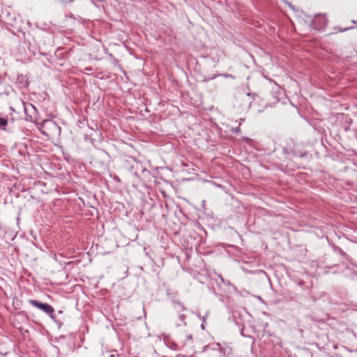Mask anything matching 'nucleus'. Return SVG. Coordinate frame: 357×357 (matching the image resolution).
<instances>
[{
	"instance_id": "4be33fe9",
	"label": "nucleus",
	"mask_w": 357,
	"mask_h": 357,
	"mask_svg": "<svg viewBox=\"0 0 357 357\" xmlns=\"http://www.w3.org/2000/svg\"><path fill=\"white\" fill-rule=\"evenodd\" d=\"M110 357H115V356L112 354V355H110Z\"/></svg>"
},
{
	"instance_id": "ddd939ff",
	"label": "nucleus",
	"mask_w": 357,
	"mask_h": 357,
	"mask_svg": "<svg viewBox=\"0 0 357 357\" xmlns=\"http://www.w3.org/2000/svg\"><path fill=\"white\" fill-rule=\"evenodd\" d=\"M236 324L239 326V330L241 331V335L245 336H245H248L247 335H245V334L244 333L243 328H241V324L239 322H238V321L236 322Z\"/></svg>"
},
{
	"instance_id": "a211bd4d",
	"label": "nucleus",
	"mask_w": 357,
	"mask_h": 357,
	"mask_svg": "<svg viewBox=\"0 0 357 357\" xmlns=\"http://www.w3.org/2000/svg\"><path fill=\"white\" fill-rule=\"evenodd\" d=\"M201 328H202V329L204 330V328H205V326H204V323H202V325H201Z\"/></svg>"
},
{
	"instance_id": "20e7f679",
	"label": "nucleus",
	"mask_w": 357,
	"mask_h": 357,
	"mask_svg": "<svg viewBox=\"0 0 357 357\" xmlns=\"http://www.w3.org/2000/svg\"><path fill=\"white\" fill-rule=\"evenodd\" d=\"M24 112L27 121H33L36 119V109L32 104L30 103L24 105Z\"/></svg>"
},
{
	"instance_id": "0eeeda50",
	"label": "nucleus",
	"mask_w": 357,
	"mask_h": 357,
	"mask_svg": "<svg viewBox=\"0 0 357 357\" xmlns=\"http://www.w3.org/2000/svg\"><path fill=\"white\" fill-rule=\"evenodd\" d=\"M65 17H66L72 18V19H74V20H77L79 22H82V18L79 15H76L75 16L72 13H66L65 15Z\"/></svg>"
},
{
	"instance_id": "7ed1b4c3",
	"label": "nucleus",
	"mask_w": 357,
	"mask_h": 357,
	"mask_svg": "<svg viewBox=\"0 0 357 357\" xmlns=\"http://www.w3.org/2000/svg\"><path fill=\"white\" fill-rule=\"evenodd\" d=\"M328 20L325 15L318 14L312 21V27L317 31H322L326 26Z\"/></svg>"
},
{
	"instance_id": "412c9836",
	"label": "nucleus",
	"mask_w": 357,
	"mask_h": 357,
	"mask_svg": "<svg viewBox=\"0 0 357 357\" xmlns=\"http://www.w3.org/2000/svg\"><path fill=\"white\" fill-rule=\"evenodd\" d=\"M352 23L356 24V21H355V20H353V21H352Z\"/></svg>"
},
{
	"instance_id": "9d476101",
	"label": "nucleus",
	"mask_w": 357,
	"mask_h": 357,
	"mask_svg": "<svg viewBox=\"0 0 357 357\" xmlns=\"http://www.w3.org/2000/svg\"><path fill=\"white\" fill-rule=\"evenodd\" d=\"M84 1V0H70V3H74L75 6H79L82 5V2Z\"/></svg>"
},
{
	"instance_id": "4468645a",
	"label": "nucleus",
	"mask_w": 357,
	"mask_h": 357,
	"mask_svg": "<svg viewBox=\"0 0 357 357\" xmlns=\"http://www.w3.org/2000/svg\"><path fill=\"white\" fill-rule=\"evenodd\" d=\"M293 155H295V156H298V157H304L307 154L306 153H296L295 151H293Z\"/></svg>"
},
{
	"instance_id": "f3484780",
	"label": "nucleus",
	"mask_w": 357,
	"mask_h": 357,
	"mask_svg": "<svg viewBox=\"0 0 357 357\" xmlns=\"http://www.w3.org/2000/svg\"><path fill=\"white\" fill-rule=\"evenodd\" d=\"M206 314H208V313H207ZM206 316H207V315H206V316H204V317H201V319L202 320L203 323H204V322L206 321Z\"/></svg>"
},
{
	"instance_id": "39448f33",
	"label": "nucleus",
	"mask_w": 357,
	"mask_h": 357,
	"mask_svg": "<svg viewBox=\"0 0 357 357\" xmlns=\"http://www.w3.org/2000/svg\"><path fill=\"white\" fill-rule=\"evenodd\" d=\"M44 124L51 131L52 135H60L61 128L55 121L46 120L44 121Z\"/></svg>"
},
{
	"instance_id": "dca6fc26",
	"label": "nucleus",
	"mask_w": 357,
	"mask_h": 357,
	"mask_svg": "<svg viewBox=\"0 0 357 357\" xmlns=\"http://www.w3.org/2000/svg\"><path fill=\"white\" fill-rule=\"evenodd\" d=\"M53 321H54L57 324V326H58L59 328H61V326H62V324H62V322H61V321H60L56 320L55 317H54V320H53Z\"/></svg>"
},
{
	"instance_id": "1a4fd4ad",
	"label": "nucleus",
	"mask_w": 357,
	"mask_h": 357,
	"mask_svg": "<svg viewBox=\"0 0 357 357\" xmlns=\"http://www.w3.org/2000/svg\"><path fill=\"white\" fill-rule=\"evenodd\" d=\"M351 29H353V27H346V28H337V27H334V29L335 31H338L340 32L347 31L350 30ZM334 33H337V31H335Z\"/></svg>"
},
{
	"instance_id": "423d86ee",
	"label": "nucleus",
	"mask_w": 357,
	"mask_h": 357,
	"mask_svg": "<svg viewBox=\"0 0 357 357\" xmlns=\"http://www.w3.org/2000/svg\"><path fill=\"white\" fill-rule=\"evenodd\" d=\"M0 130L11 132L12 130L8 128V121L7 118L0 116Z\"/></svg>"
},
{
	"instance_id": "aec40b11",
	"label": "nucleus",
	"mask_w": 357,
	"mask_h": 357,
	"mask_svg": "<svg viewBox=\"0 0 357 357\" xmlns=\"http://www.w3.org/2000/svg\"><path fill=\"white\" fill-rule=\"evenodd\" d=\"M86 70H88V71H91L92 70V68H91V67L86 68Z\"/></svg>"
},
{
	"instance_id": "6ab92c4d",
	"label": "nucleus",
	"mask_w": 357,
	"mask_h": 357,
	"mask_svg": "<svg viewBox=\"0 0 357 357\" xmlns=\"http://www.w3.org/2000/svg\"><path fill=\"white\" fill-rule=\"evenodd\" d=\"M187 337H188V339L191 340V339H192V335H188L187 336Z\"/></svg>"
},
{
	"instance_id": "f257e3e1",
	"label": "nucleus",
	"mask_w": 357,
	"mask_h": 357,
	"mask_svg": "<svg viewBox=\"0 0 357 357\" xmlns=\"http://www.w3.org/2000/svg\"><path fill=\"white\" fill-rule=\"evenodd\" d=\"M126 167L128 171L136 179L140 178L139 173L149 172L144 167H143L142 162L130 158V160H126Z\"/></svg>"
},
{
	"instance_id": "f03ea898",
	"label": "nucleus",
	"mask_w": 357,
	"mask_h": 357,
	"mask_svg": "<svg viewBox=\"0 0 357 357\" xmlns=\"http://www.w3.org/2000/svg\"><path fill=\"white\" fill-rule=\"evenodd\" d=\"M28 302L32 306L40 310L48 315L52 320H54V309L51 305L34 299H29Z\"/></svg>"
},
{
	"instance_id": "6e6552de",
	"label": "nucleus",
	"mask_w": 357,
	"mask_h": 357,
	"mask_svg": "<svg viewBox=\"0 0 357 357\" xmlns=\"http://www.w3.org/2000/svg\"><path fill=\"white\" fill-rule=\"evenodd\" d=\"M334 250H335V252H336L337 253H338L341 256H342V257H344L345 258L348 257V255L341 248L335 247L334 248Z\"/></svg>"
},
{
	"instance_id": "9b49d317",
	"label": "nucleus",
	"mask_w": 357,
	"mask_h": 357,
	"mask_svg": "<svg viewBox=\"0 0 357 357\" xmlns=\"http://www.w3.org/2000/svg\"><path fill=\"white\" fill-rule=\"evenodd\" d=\"M173 303L178 305L180 306V307L183 310H186V308L183 307V305H182V303L179 301L174 300V301H173Z\"/></svg>"
},
{
	"instance_id": "2eb2a0df",
	"label": "nucleus",
	"mask_w": 357,
	"mask_h": 357,
	"mask_svg": "<svg viewBox=\"0 0 357 357\" xmlns=\"http://www.w3.org/2000/svg\"><path fill=\"white\" fill-rule=\"evenodd\" d=\"M240 131H241V130H240L239 127L232 128V132L234 134H238V132H240Z\"/></svg>"
},
{
	"instance_id": "f8f14e48",
	"label": "nucleus",
	"mask_w": 357,
	"mask_h": 357,
	"mask_svg": "<svg viewBox=\"0 0 357 357\" xmlns=\"http://www.w3.org/2000/svg\"><path fill=\"white\" fill-rule=\"evenodd\" d=\"M178 318H179V319H180L181 321H183V322L184 325H185V324H186V323L185 322V318H186V316H185L184 314H179Z\"/></svg>"
}]
</instances>
